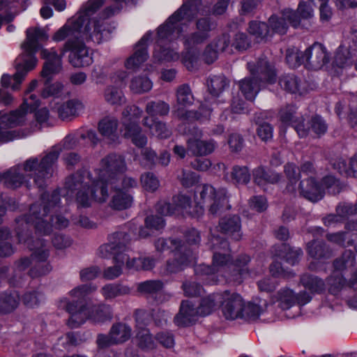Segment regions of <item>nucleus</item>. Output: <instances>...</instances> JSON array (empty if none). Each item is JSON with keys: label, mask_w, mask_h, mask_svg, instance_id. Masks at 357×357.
<instances>
[{"label": "nucleus", "mask_w": 357, "mask_h": 357, "mask_svg": "<svg viewBox=\"0 0 357 357\" xmlns=\"http://www.w3.org/2000/svg\"><path fill=\"white\" fill-rule=\"evenodd\" d=\"M326 238L328 241L342 247L352 246L354 245V240L348 236V233L347 231L328 234L326 235Z\"/></svg>", "instance_id": "obj_60"}, {"label": "nucleus", "mask_w": 357, "mask_h": 357, "mask_svg": "<svg viewBox=\"0 0 357 357\" xmlns=\"http://www.w3.org/2000/svg\"><path fill=\"white\" fill-rule=\"evenodd\" d=\"M127 170V165L123 155L109 153L102 158L95 172L99 178L109 182L110 188H116L120 176Z\"/></svg>", "instance_id": "obj_11"}, {"label": "nucleus", "mask_w": 357, "mask_h": 357, "mask_svg": "<svg viewBox=\"0 0 357 357\" xmlns=\"http://www.w3.org/2000/svg\"><path fill=\"white\" fill-rule=\"evenodd\" d=\"M248 31L257 42L266 40L271 36L268 24L264 22L255 20L250 22Z\"/></svg>", "instance_id": "obj_42"}, {"label": "nucleus", "mask_w": 357, "mask_h": 357, "mask_svg": "<svg viewBox=\"0 0 357 357\" xmlns=\"http://www.w3.org/2000/svg\"><path fill=\"white\" fill-rule=\"evenodd\" d=\"M121 132L124 138L138 148H144L147 144L148 138L137 122L124 121Z\"/></svg>", "instance_id": "obj_25"}, {"label": "nucleus", "mask_w": 357, "mask_h": 357, "mask_svg": "<svg viewBox=\"0 0 357 357\" xmlns=\"http://www.w3.org/2000/svg\"><path fill=\"white\" fill-rule=\"evenodd\" d=\"M20 296L17 291H6L0 294V312L9 313L19 305Z\"/></svg>", "instance_id": "obj_43"}, {"label": "nucleus", "mask_w": 357, "mask_h": 357, "mask_svg": "<svg viewBox=\"0 0 357 357\" xmlns=\"http://www.w3.org/2000/svg\"><path fill=\"white\" fill-rule=\"evenodd\" d=\"M109 182L93 178L87 169H81L66 178L65 188L72 194H75L77 208H89L92 202H105L109 197Z\"/></svg>", "instance_id": "obj_2"}, {"label": "nucleus", "mask_w": 357, "mask_h": 357, "mask_svg": "<svg viewBox=\"0 0 357 357\" xmlns=\"http://www.w3.org/2000/svg\"><path fill=\"white\" fill-rule=\"evenodd\" d=\"M301 117V115H298L296 108L294 105H287L282 108L280 112V119L281 121L287 125L293 126Z\"/></svg>", "instance_id": "obj_59"}, {"label": "nucleus", "mask_w": 357, "mask_h": 357, "mask_svg": "<svg viewBox=\"0 0 357 357\" xmlns=\"http://www.w3.org/2000/svg\"><path fill=\"white\" fill-rule=\"evenodd\" d=\"M300 194L312 202H317L324 197V191L314 176L303 178L299 185Z\"/></svg>", "instance_id": "obj_28"}, {"label": "nucleus", "mask_w": 357, "mask_h": 357, "mask_svg": "<svg viewBox=\"0 0 357 357\" xmlns=\"http://www.w3.org/2000/svg\"><path fill=\"white\" fill-rule=\"evenodd\" d=\"M41 55L46 60L40 73L44 79L45 85L42 91V96L43 98L57 96L63 89V84L59 82L50 84V82L54 75L59 73L61 70V57L59 56L56 52L54 50H43Z\"/></svg>", "instance_id": "obj_10"}, {"label": "nucleus", "mask_w": 357, "mask_h": 357, "mask_svg": "<svg viewBox=\"0 0 357 357\" xmlns=\"http://www.w3.org/2000/svg\"><path fill=\"white\" fill-rule=\"evenodd\" d=\"M195 259V256L188 245L182 247L174 252V259L167 261L165 273L166 274L176 273L189 266Z\"/></svg>", "instance_id": "obj_22"}, {"label": "nucleus", "mask_w": 357, "mask_h": 357, "mask_svg": "<svg viewBox=\"0 0 357 357\" xmlns=\"http://www.w3.org/2000/svg\"><path fill=\"white\" fill-rule=\"evenodd\" d=\"M231 178L237 183L247 184L250 179V174L245 166H234L231 172Z\"/></svg>", "instance_id": "obj_64"}, {"label": "nucleus", "mask_w": 357, "mask_h": 357, "mask_svg": "<svg viewBox=\"0 0 357 357\" xmlns=\"http://www.w3.org/2000/svg\"><path fill=\"white\" fill-rule=\"evenodd\" d=\"M105 100L112 105H121L123 100V91L117 86L108 85L103 92Z\"/></svg>", "instance_id": "obj_56"}, {"label": "nucleus", "mask_w": 357, "mask_h": 357, "mask_svg": "<svg viewBox=\"0 0 357 357\" xmlns=\"http://www.w3.org/2000/svg\"><path fill=\"white\" fill-rule=\"evenodd\" d=\"M279 84L282 89L291 93L302 95L307 92V84L294 75H285L280 77Z\"/></svg>", "instance_id": "obj_32"}, {"label": "nucleus", "mask_w": 357, "mask_h": 357, "mask_svg": "<svg viewBox=\"0 0 357 357\" xmlns=\"http://www.w3.org/2000/svg\"><path fill=\"white\" fill-rule=\"evenodd\" d=\"M173 205L176 212L181 211L190 215H195L199 211H202V207L196 206V210L192 209L191 199L184 195H178L173 197Z\"/></svg>", "instance_id": "obj_46"}, {"label": "nucleus", "mask_w": 357, "mask_h": 357, "mask_svg": "<svg viewBox=\"0 0 357 357\" xmlns=\"http://www.w3.org/2000/svg\"><path fill=\"white\" fill-rule=\"evenodd\" d=\"M112 188L115 191L109 204L112 208L123 210L132 206L133 197L130 192L121 190L118 186Z\"/></svg>", "instance_id": "obj_36"}, {"label": "nucleus", "mask_w": 357, "mask_h": 357, "mask_svg": "<svg viewBox=\"0 0 357 357\" xmlns=\"http://www.w3.org/2000/svg\"><path fill=\"white\" fill-rule=\"evenodd\" d=\"M185 246L187 245L183 243L181 241L172 238L165 239L160 238L155 242V249L158 252H163L170 249L175 252L182 247Z\"/></svg>", "instance_id": "obj_58"}, {"label": "nucleus", "mask_w": 357, "mask_h": 357, "mask_svg": "<svg viewBox=\"0 0 357 357\" xmlns=\"http://www.w3.org/2000/svg\"><path fill=\"white\" fill-rule=\"evenodd\" d=\"M130 238L125 231H116L109 237V242L101 245L98 255L102 258L113 257L114 262L124 264L129 257L127 252L130 250Z\"/></svg>", "instance_id": "obj_12"}, {"label": "nucleus", "mask_w": 357, "mask_h": 357, "mask_svg": "<svg viewBox=\"0 0 357 357\" xmlns=\"http://www.w3.org/2000/svg\"><path fill=\"white\" fill-rule=\"evenodd\" d=\"M109 333L114 343L118 344L123 343L130 338L132 329L125 324L116 323L111 327Z\"/></svg>", "instance_id": "obj_44"}, {"label": "nucleus", "mask_w": 357, "mask_h": 357, "mask_svg": "<svg viewBox=\"0 0 357 357\" xmlns=\"http://www.w3.org/2000/svg\"><path fill=\"white\" fill-rule=\"evenodd\" d=\"M151 38V33H146L135 45L134 52L124 62L126 69L136 71L149 58L148 43Z\"/></svg>", "instance_id": "obj_20"}, {"label": "nucleus", "mask_w": 357, "mask_h": 357, "mask_svg": "<svg viewBox=\"0 0 357 357\" xmlns=\"http://www.w3.org/2000/svg\"><path fill=\"white\" fill-rule=\"evenodd\" d=\"M286 61L291 68L304 64V52L299 51L294 47L288 49L286 54Z\"/></svg>", "instance_id": "obj_62"}, {"label": "nucleus", "mask_w": 357, "mask_h": 357, "mask_svg": "<svg viewBox=\"0 0 357 357\" xmlns=\"http://www.w3.org/2000/svg\"><path fill=\"white\" fill-rule=\"evenodd\" d=\"M142 124L148 128L153 135L160 139H166L172 135L171 130L167 128V124L156 119H150L149 116H145L142 120Z\"/></svg>", "instance_id": "obj_35"}, {"label": "nucleus", "mask_w": 357, "mask_h": 357, "mask_svg": "<svg viewBox=\"0 0 357 357\" xmlns=\"http://www.w3.org/2000/svg\"><path fill=\"white\" fill-rule=\"evenodd\" d=\"M10 112L0 117V143H7L20 137L17 130H8L9 128L21 124L23 122V114Z\"/></svg>", "instance_id": "obj_21"}, {"label": "nucleus", "mask_w": 357, "mask_h": 357, "mask_svg": "<svg viewBox=\"0 0 357 357\" xmlns=\"http://www.w3.org/2000/svg\"><path fill=\"white\" fill-rule=\"evenodd\" d=\"M149 314H148L146 311L141 309L136 310L135 312V318L137 322V327L138 328L136 334V338L139 346L143 349H153L155 347L154 340L149 330L146 328L142 327L143 325H146L147 324L144 321V319Z\"/></svg>", "instance_id": "obj_23"}, {"label": "nucleus", "mask_w": 357, "mask_h": 357, "mask_svg": "<svg viewBox=\"0 0 357 357\" xmlns=\"http://www.w3.org/2000/svg\"><path fill=\"white\" fill-rule=\"evenodd\" d=\"M84 19L82 15L74 17L54 33L52 39L56 42L67 38V41L61 49V54H58L59 56L62 58L64 54L80 38L85 39L86 42L100 44L107 40L112 33L111 27L104 22H91L84 26Z\"/></svg>", "instance_id": "obj_3"}, {"label": "nucleus", "mask_w": 357, "mask_h": 357, "mask_svg": "<svg viewBox=\"0 0 357 357\" xmlns=\"http://www.w3.org/2000/svg\"><path fill=\"white\" fill-rule=\"evenodd\" d=\"M219 227L222 232L231 236L234 240L238 241L241 238V219L238 215L221 218L219 222Z\"/></svg>", "instance_id": "obj_31"}, {"label": "nucleus", "mask_w": 357, "mask_h": 357, "mask_svg": "<svg viewBox=\"0 0 357 357\" xmlns=\"http://www.w3.org/2000/svg\"><path fill=\"white\" fill-rule=\"evenodd\" d=\"M96 289V286L91 284H86L79 285L70 291V296L75 299H77L76 301H73V303H75V305H78L77 310L79 309V307L80 305H84V304H82L81 302H79V301L84 298L87 294L95 291ZM68 303H72V302L67 303L66 305V309Z\"/></svg>", "instance_id": "obj_57"}, {"label": "nucleus", "mask_w": 357, "mask_h": 357, "mask_svg": "<svg viewBox=\"0 0 357 357\" xmlns=\"http://www.w3.org/2000/svg\"><path fill=\"white\" fill-rule=\"evenodd\" d=\"M199 188L200 198L208 204L211 215L217 216L230 209L229 196L225 188L215 189L209 184H204Z\"/></svg>", "instance_id": "obj_13"}, {"label": "nucleus", "mask_w": 357, "mask_h": 357, "mask_svg": "<svg viewBox=\"0 0 357 357\" xmlns=\"http://www.w3.org/2000/svg\"><path fill=\"white\" fill-rule=\"evenodd\" d=\"M177 108H183L190 106L194 102V96L190 86L183 84L178 86L176 91Z\"/></svg>", "instance_id": "obj_47"}, {"label": "nucleus", "mask_w": 357, "mask_h": 357, "mask_svg": "<svg viewBox=\"0 0 357 357\" xmlns=\"http://www.w3.org/2000/svg\"><path fill=\"white\" fill-rule=\"evenodd\" d=\"M335 212L344 221L350 216L357 215V204L340 202L336 206Z\"/></svg>", "instance_id": "obj_61"}, {"label": "nucleus", "mask_w": 357, "mask_h": 357, "mask_svg": "<svg viewBox=\"0 0 357 357\" xmlns=\"http://www.w3.org/2000/svg\"><path fill=\"white\" fill-rule=\"evenodd\" d=\"M100 292L105 299H113L118 296L129 294L130 289L121 284L110 283L103 286Z\"/></svg>", "instance_id": "obj_45"}, {"label": "nucleus", "mask_w": 357, "mask_h": 357, "mask_svg": "<svg viewBox=\"0 0 357 357\" xmlns=\"http://www.w3.org/2000/svg\"><path fill=\"white\" fill-rule=\"evenodd\" d=\"M275 299L282 310H288L296 303V294L289 288H282L278 291Z\"/></svg>", "instance_id": "obj_52"}, {"label": "nucleus", "mask_w": 357, "mask_h": 357, "mask_svg": "<svg viewBox=\"0 0 357 357\" xmlns=\"http://www.w3.org/2000/svg\"><path fill=\"white\" fill-rule=\"evenodd\" d=\"M250 258L246 255H241L238 256L234 262L232 261V265L231 268H233V280L238 282H241L242 277L248 273V269L247 268L248 264L250 262Z\"/></svg>", "instance_id": "obj_50"}, {"label": "nucleus", "mask_w": 357, "mask_h": 357, "mask_svg": "<svg viewBox=\"0 0 357 357\" xmlns=\"http://www.w3.org/2000/svg\"><path fill=\"white\" fill-rule=\"evenodd\" d=\"M78 308L75 303H68L67 311L70 314L68 324L70 328H77L84 324L86 319H91L96 323H102L110 321L113 314L109 305L102 304L93 306L91 309L86 305H80Z\"/></svg>", "instance_id": "obj_9"}, {"label": "nucleus", "mask_w": 357, "mask_h": 357, "mask_svg": "<svg viewBox=\"0 0 357 357\" xmlns=\"http://www.w3.org/2000/svg\"><path fill=\"white\" fill-rule=\"evenodd\" d=\"M114 5L107 7L100 14L99 18H94L91 20L90 17L93 15L104 3L105 0H89L82 10L77 14L76 17L81 15L84 19V26L89 22L98 21L100 23L104 22L111 27L112 31L114 29L109 23L105 21V19L109 18L114 15L118 13L122 8V2L126 0H114Z\"/></svg>", "instance_id": "obj_16"}, {"label": "nucleus", "mask_w": 357, "mask_h": 357, "mask_svg": "<svg viewBox=\"0 0 357 357\" xmlns=\"http://www.w3.org/2000/svg\"><path fill=\"white\" fill-rule=\"evenodd\" d=\"M248 68L250 75L240 80L238 84L243 96L252 101L266 84L275 82L276 75L266 58H261L257 63L248 62Z\"/></svg>", "instance_id": "obj_5"}, {"label": "nucleus", "mask_w": 357, "mask_h": 357, "mask_svg": "<svg viewBox=\"0 0 357 357\" xmlns=\"http://www.w3.org/2000/svg\"><path fill=\"white\" fill-rule=\"evenodd\" d=\"M175 30L171 29L164 25L158 29L157 41L153 52V57L160 62L174 61L179 58L178 53L169 46H167L166 41L171 42L179 37Z\"/></svg>", "instance_id": "obj_15"}, {"label": "nucleus", "mask_w": 357, "mask_h": 357, "mask_svg": "<svg viewBox=\"0 0 357 357\" xmlns=\"http://www.w3.org/2000/svg\"><path fill=\"white\" fill-rule=\"evenodd\" d=\"M23 184H26V187H29V182L22 173L20 166L13 167L4 172V185L6 188L15 189Z\"/></svg>", "instance_id": "obj_34"}, {"label": "nucleus", "mask_w": 357, "mask_h": 357, "mask_svg": "<svg viewBox=\"0 0 357 357\" xmlns=\"http://www.w3.org/2000/svg\"><path fill=\"white\" fill-rule=\"evenodd\" d=\"M118 119L112 116L102 118L98 123V129L100 134L109 143H114L119 140Z\"/></svg>", "instance_id": "obj_29"}, {"label": "nucleus", "mask_w": 357, "mask_h": 357, "mask_svg": "<svg viewBox=\"0 0 357 357\" xmlns=\"http://www.w3.org/2000/svg\"><path fill=\"white\" fill-rule=\"evenodd\" d=\"M199 315H200L199 307L195 306L190 301H183L174 321L178 326H188L194 324L197 320Z\"/></svg>", "instance_id": "obj_26"}, {"label": "nucleus", "mask_w": 357, "mask_h": 357, "mask_svg": "<svg viewBox=\"0 0 357 357\" xmlns=\"http://www.w3.org/2000/svg\"><path fill=\"white\" fill-rule=\"evenodd\" d=\"M329 61L326 48L321 43H314L304 51V64L312 70H319Z\"/></svg>", "instance_id": "obj_18"}, {"label": "nucleus", "mask_w": 357, "mask_h": 357, "mask_svg": "<svg viewBox=\"0 0 357 357\" xmlns=\"http://www.w3.org/2000/svg\"><path fill=\"white\" fill-rule=\"evenodd\" d=\"M208 89L213 96H218L228 86V82L224 75H214L207 80Z\"/></svg>", "instance_id": "obj_55"}, {"label": "nucleus", "mask_w": 357, "mask_h": 357, "mask_svg": "<svg viewBox=\"0 0 357 357\" xmlns=\"http://www.w3.org/2000/svg\"><path fill=\"white\" fill-rule=\"evenodd\" d=\"M266 307L267 302L265 300L257 299L253 302H249L246 305H243L240 318L248 321H255L266 311Z\"/></svg>", "instance_id": "obj_33"}, {"label": "nucleus", "mask_w": 357, "mask_h": 357, "mask_svg": "<svg viewBox=\"0 0 357 357\" xmlns=\"http://www.w3.org/2000/svg\"><path fill=\"white\" fill-rule=\"evenodd\" d=\"M169 110V105L160 100L149 101L146 103L145 107L146 113L153 118L158 116H167Z\"/></svg>", "instance_id": "obj_49"}, {"label": "nucleus", "mask_w": 357, "mask_h": 357, "mask_svg": "<svg viewBox=\"0 0 357 357\" xmlns=\"http://www.w3.org/2000/svg\"><path fill=\"white\" fill-rule=\"evenodd\" d=\"M282 17L275 15L268 18V26L275 33L284 35L287 33L289 26L287 21L294 27L300 25V20L295 10L290 8H284L281 11Z\"/></svg>", "instance_id": "obj_19"}, {"label": "nucleus", "mask_w": 357, "mask_h": 357, "mask_svg": "<svg viewBox=\"0 0 357 357\" xmlns=\"http://www.w3.org/2000/svg\"><path fill=\"white\" fill-rule=\"evenodd\" d=\"M126 262L129 269L149 271L155 266V259L150 256H142L133 258L131 261L128 259Z\"/></svg>", "instance_id": "obj_53"}, {"label": "nucleus", "mask_w": 357, "mask_h": 357, "mask_svg": "<svg viewBox=\"0 0 357 357\" xmlns=\"http://www.w3.org/2000/svg\"><path fill=\"white\" fill-rule=\"evenodd\" d=\"M217 144L213 139L202 140L195 137H190L187 140L188 151L196 156H204L212 153Z\"/></svg>", "instance_id": "obj_30"}, {"label": "nucleus", "mask_w": 357, "mask_h": 357, "mask_svg": "<svg viewBox=\"0 0 357 357\" xmlns=\"http://www.w3.org/2000/svg\"><path fill=\"white\" fill-rule=\"evenodd\" d=\"M300 282L305 289L310 291L311 293L321 294L326 289L325 282L313 274L304 273L301 275Z\"/></svg>", "instance_id": "obj_39"}, {"label": "nucleus", "mask_w": 357, "mask_h": 357, "mask_svg": "<svg viewBox=\"0 0 357 357\" xmlns=\"http://www.w3.org/2000/svg\"><path fill=\"white\" fill-rule=\"evenodd\" d=\"M82 109L83 105L79 100H70L58 106L56 109L59 118L67 120L77 116Z\"/></svg>", "instance_id": "obj_41"}, {"label": "nucleus", "mask_w": 357, "mask_h": 357, "mask_svg": "<svg viewBox=\"0 0 357 357\" xmlns=\"http://www.w3.org/2000/svg\"><path fill=\"white\" fill-rule=\"evenodd\" d=\"M253 178L257 185L264 186L266 183L275 184L278 183L281 179V176L277 172L266 170L264 168L259 167L254 170Z\"/></svg>", "instance_id": "obj_40"}, {"label": "nucleus", "mask_w": 357, "mask_h": 357, "mask_svg": "<svg viewBox=\"0 0 357 357\" xmlns=\"http://www.w3.org/2000/svg\"><path fill=\"white\" fill-rule=\"evenodd\" d=\"M209 11L202 8L201 0H192L182 5V6L174 13L162 25L175 30L177 34L183 31L182 21H191L198 16Z\"/></svg>", "instance_id": "obj_14"}, {"label": "nucleus", "mask_w": 357, "mask_h": 357, "mask_svg": "<svg viewBox=\"0 0 357 357\" xmlns=\"http://www.w3.org/2000/svg\"><path fill=\"white\" fill-rule=\"evenodd\" d=\"M85 39L80 38L73 44L68 56L69 62L75 68H83L92 63V57L84 43Z\"/></svg>", "instance_id": "obj_24"}, {"label": "nucleus", "mask_w": 357, "mask_h": 357, "mask_svg": "<svg viewBox=\"0 0 357 357\" xmlns=\"http://www.w3.org/2000/svg\"><path fill=\"white\" fill-rule=\"evenodd\" d=\"M26 38L22 44L23 52L15 59L16 73L13 77L3 75L1 77L3 86H11L17 90L27 73L33 70L37 63L36 52L40 49V43L47 39L45 31L40 28H29Z\"/></svg>", "instance_id": "obj_4"}, {"label": "nucleus", "mask_w": 357, "mask_h": 357, "mask_svg": "<svg viewBox=\"0 0 357 357\" xmlns=\"http://www.w3.org/2000/svg\"><path fill=\"white\" fill-rule=\"evenodd\" d=\"M59 154L60 149L53 147L40 161L37 158H31L24 162V171L29 176L33 178L34 183L38 188H43L46 185V180L52 176L53 167Z\"/></svg>", "instance_id": "obj_8"}, {"label": "nucleus", "mask_w": 357, "mask_h": 357, "mask_svg": "<svg viewBox=\"0 0 357 357\" xmlns=\"http://www.w3.org/2000/svg\"><path fill=\"white\" fill-rule=\"evenodd\" d=\"M208 247L212 250L213 260L211 266L201 265L196 269V273L210 276L209 283L216 284L218 282L216 273L222 277H227L226 273L231 269L232 259L230 255V248L228 241L219 236L211 235L208 242Z\"/></svg>", "instance_id": "obj_6"}, {"label": "nucleus", "mask_w": 357, "mask_h": 357, "mask_svg": "<svg viewBox=\"0 0 357 357\" xmlns=\"http://www.w3.org/2000/svg\"><path fill=\"white\" fill-rule=\"evenodd\" d=\"M195 31L183 36V43L188 51L183 62L185 66L190 69L193 67V62L196 56L199 53V46L205 43L213 36L217 29V23L209 17H202L197 19Z\"/></svg>", "instance_id": "obj_7"}, {"label": "nucleus", "mask_w": 357, "mask_h": 357, "mask_svg": "<svg viewBox=\"0 0 357 357\" xmlns=\"http://www.w3.org/2000/svg\"><path fill=\"white\" fill-rule=\"evenodd\" d=\"M221 297L220 308L225 319L234 320L240 318L244 305L242 296L236 292L225 291L221 293Z\"/></svg>", "instance_id": "obj_17"}, {"label": "nucleus", "mask_w": 357, "mask_h": 357, "mask_svg": "<svg viewBox=\"0 0 357 357\" xmlns=\"http://www.w3.org/2000/svg\"><path fill=\"white\" fill-rule=\"evenodd\" d=\"M307 250L310 257L317 259H326L332 256V250L324 241H312L307 244Z\"/></svg>", "instance_id": "obj_38"}, {"label": "nucleus", "mask_w": 357, "mask_h": 357, "mask_svg": "<svg viewBox=\"0 0 357 357\" xmlns=\"http://www.w3.org/2000/svg\"><path fill=\"white\" fill-rule=\"evenodd\" d=\"M153 87V82L145 75H137L133 77L130 80V89L137 94H142L149 92Z\"/></svg>", "instance_id": "obj_51"}, {"label": "nucleus", "mask_w": 357, "mask_h": 357, "mask_svg": "<svg viewBox=\"0 0 357 357\" xmlns=\"http://www.w3.org/2000/svg\"><path fill=\"white\" fill-rule=\"evenodd\" d=\"M221 293L208 295L202 299L199 306L200 315L205 316L211 313L221 305Z\"/></svg>", "instance_id": "obj_48"}, {"label": "nucleus", "mask_w": 357, "mask_h": 357, "mask_svg": "<svg viewBox=\"0 0 357 357\" xmlns=\"http://www.w3.org/2000/svg\"><path fill=\"white\" fill-rule=\"evenodd\" d=\"M162 288L163 283L160 280H146L139 283L137 289L141 294L155 295V298L162 303L166 297L160 292Z\"/></svg>", "instance_id": "obj_37"}, {"label": "nucleus", "mask_w": 357, "mask_h": 357, "mask_svg": "<svg viewBox=\"0 0 357 357\" xmlns=\"http://www.w3.org/2000/svg\"><path fill=\"white\" fill-rule=\"evenodd\" d=\"M60 195L57 190L51 194L44 192L41 195L39 202L32 204L29 215L16 218V232L20 243L27 244L32 251L31 257L38 262L47 260L50 255L49 248L42 239L33 240L29 238L31 227H33L37 233L49 235L52 227L63 229L68 226L69 221L65 217L57 215L54 217L60 208Z\"/></svg>", "instance_id": "obj_1"}, {"label": "nucleus", "mask_w": 357, "mask_h": 357, "mask_svg": "<svg viewBox=\"0 0 357 357\" xmlns=\"http://www.w3.org/2000/svg\"><path fill=\"white\" fill-rule=\"evenodd\" d=\"M212 109L206 105H202L197 110H186L183 108H176L172 114L179 120L204 122L208 121Z\"/></svg>", "instance_id": "obj_27"}, {"label": "nucleus", "mask_w": 357, "mask_h": 357, "mask_svg": "<svg viewBox=\"0 0 357 357\" xmlns=\"http://www.w3.org/2000/svg\"><path fill=\"white\" fill-rule=\"evenodd\" d=\"M31 264V259L25 257L17 260L15 263V267L13 271V275L9 279V282L14 286L20 285L21 280L23 279L25 274H22V271H25L29 267Z\"/></svg>", "instance_id": "obj_54"}, {"label": "nucleus", "mask_w": 357, "mask_h": 357, "mask_svg": "<svg viewBox=\"0 0 357 357\" xmlns=\"http://www.w3.org/2000/svg\"><path fill=\"white\" fill-rule=\"evenodd\" d=\"M142 187L147 191L154 192L160 186L158 177L152 172H146L140 177Z\"/></svg>", "instance_id": "obj_63"}]
</instances>
